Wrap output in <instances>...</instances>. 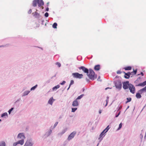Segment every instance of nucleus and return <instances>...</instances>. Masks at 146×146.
<instances>
[{
    "instance_id": "f257e3e1",
    "label": "nucleus",
    "mask_w": 146,
    "mask_h": 146,
    "mask_svg": "<svg viewBox=\"0 0 146 146\" xmlns=\"http://www.w3.org/2000/svg\"><path fill=\"white\" fill-rule=\"evenodd\" d=\"M78 69L80 70H82L84 73H86L89 78L92 80H93L97 78V74H95L91 68L88 69L84 66H81L79 67Z\"/></svg>"
},
{
    "instance_id": "f03ea898",
    "label": "nucleus",
    "mask_w": 146,
    "mask_h": 146,
    "mask_svg": "<svg viewBox=\"0 0 146 146\" xmlns=\"http://www.w3.org/2000/svg\"><path fill=\"white\" fill-rule=\"evenodd\" d=\"M37 4L39 7L44 5V3L42 0H33L32 2V6L33 7H36Z\"/></svg>"
},
{
    "instance_id": "7ed1b4c3",
    "label": "nucleus",
    "mask_w": 146,
    "mask_h": 146,
    "mask_svg": "<svg viewBox=\"0 0 146 146\" xmlns=\"http://www.w3.org/2000/svg\"><path fill=\"white\" fill-rule=\"evenodd\" d=\"M116 88L119 90H120L122 88V83L120 80L114 81L113 82Z\"/></svg>"
},
{
    "instance_id": "20e7f679",
    "label": "nucleus",
    "mask_w": 146,
    "mask_h": 146,
    "mask_svg": "<svg viewBox=\"0 0 146 146\" xmlns=\"http://www.w3.org/2000/svg\"><path fill=\"white\" fill-rule=\"evenodd\" d=\"M72 75L74 78L80 79L82 78L83 75L82 74H80L78 72H74L72 74Z\"/></svg>"
},
{
    "instance_id": "39448f33",
    "label": "nucleus",
    "mask_w": 146,
    "mask_h": 146,
    "mask_svg": "<svg viewBox=\"0 0 146 146\" xmlns=\"http://www.w3.org/2000/svg\"><path fill=\"white\" fill-rule=\"evenodd\" d=\"M123 88L125 90H126L128 89V87L130 83L129 81H126L122 82Z\"/></svg>"
},
{
    "instance_id": "423d86ee",
    "label": "nucleus",
    "mask_w": 146,
    "mask_h": 146,
    "mask_svg": "<svg viewBox=\"0 0 146 146\" xmlns=\"http://www.w3.org/2000/svg\"><path fill=\"white\" fill-rule=\"evenodd\" d=\"M33 145L32 139H30L26 141L24 146H33Z\"/></svg>"
},
{
    "instance_id": "0eeeda50",
    "label": "nucleus",
    "mask_w": 146,
    "mask_h": 146,
    "mask_svg": "<svg viewBox=\"0 0 146 146\" xmlns=\"http://www.w3.org/2000/svg\"><path fill=\"white\" fill-rule=\"evenodd\" d=\"M76 131H74L72 133H71L68 136L67 138V140L68 141H69L71 139H72L74 137L76 134Z\"/></svg>"
},
{
    "instance_id": "6e6552de",
    "label": "nucleus",
    "mask_w": 146,
    "mask_h": 146,
    "mask_svg": "<svg viewBox=\"0 0 146 146\" xmlns=\"http://www.w3.org/2000/svg\"><path fill=\"white\" fill-rule=\"evenodd\" d=\"M105 131L103 130L100 134L99 135V137L98 138V139L100 140L99 142H100L103 139V138L105 136L106 133H105Z\"/></svg>"
},
{
    "instance_id": "1a4fd4ad",
    "label": "nucleus",
    "mask_w": 146,
    "mask_h": 146,
    "mask_svg": "<svg viewBox=\"0 0 146 146\" xmlns=\"http://www.w3.org/2000/svg\"><path fill=\"white\" fill-rule=\"evenodd\" d=\"M33 14L34 17L35 18H36L37 19H39L41 17V15L38 13L36 12H35L34 13H33Z\"/></svg>"
},
{
    "instance_id": "9d476101",
    "label": "nucleus",
    "mask_w": 146,
    "mask_h": 146,
    "mask_svg": "<svg viewBox=\"0 0 146 146\" xmlns=\"http://www.w3.org/2000/svg\"><path fill=\"white\" fill-rule=\"evenodd\" d=\"M128 89H129L130 90V91H135V89L134 86L132 84L130 83L128 87Z\"/></svg>"
},
{
    "instance_id": "9b49d317",
    "label": "nucleus",
    "mask_w": 146,
    "mask_h": 146,
    "mask_svg": "<svg viewBox=\"0 0 146 146\" xmlns=\"http://www.w3.org/2000/svg\"><path fill=\"white\" fill-rule=\"evenodd\" d=\"M52 132V131L51 129H50L47 131L45 133L44 135L45 137L46 138L49 136L51 134Z\"/></svg>"
},
{
    "instance_id": "f8f14e48",
    "label": "nucleus",
    "mask_w": 146,
    "mask_h": 146,
    "mask_svg": "<svg viewBox=\"0 0 146 146\" xmlns=\"http://www.w3.org/2000/svg\"><path fill=\"white\" fill-rule=\"evenodd\" d=\"M17 138H18L24 139L25 138V136L24 135L23 133H19L18 136Z\"/></svg>"
},
{
    "instance_id": "ddd939ff",
    "label": "nucleus",
    "mask_w": 146,
    "mask_h": 146,
    "mask_svg": "<svg viewBox=\"0 0 146 146\" xmlns=\"http://www.w3.org/2000/svg\"><path fill=\"white\" fill-rule=\"evenodd\" d=\"M79 105V103L76 99L73 101L72 104V106L74 107L77 106H78Z\"/></svg>"
},
{
    "instance_id": "4468645a",
    "label": "nucleus",
    "mask_w": 146,
    "mask_h": 146,
    "mask_svg": "<svg viewBox=\"0 0 146 146\" xmlns=\"http://www.w3.org/2000/svg\"><path fill=\"white\" fill-rule=\"evenodd\" d=\"M131 74V72H128L126 73H125V74H124V77L126 79H129L130 78V76Z\"/></svg>"
},
{
    "instance_id": "2eb2a0df",
    "label": "nucleus",
    "mask_w": 146,
    "mask_h": 146,
    "mask_svg": "<svg viewBox=\"0 0 146 146\" xmlns=\"http://www.w3.org/2000/svg\"><path fill=\"white\" fill-rule=\"evenodd\" d=\"M55 100L53 99V97H52L49 99L48 103V104L52 105Z\"/></svg>"
},
{
    "instance_id": "dca6fc26",
    "label": "nucleus",
    "mask_w": 146,
    "mask_h": 146,
    "mask_svg": "<svg viewBox=\"0 0 146 146\" xmlns=\"http://www.w3.org/2000/svg\"><path fill=\"white\" fill-rule=\"evenodd\" d=\"M38 86V85L36 84L34 86L32 87L31 89H27L25 91H31L32 90H34Z\"/></svg>"
},
{
    "instance_id": "f3484780",
    "label": "nucleus",
    "mask_w": 146,
    "mask_h": 146,
    "mask_svg": "<svg viewBox=\"0 0 146 146\" xmlns=\"http://www.w3.org/2000/svg\"><path fill=\"white\" fill-rule=\"evenodd\" d=\"M143 92H138L136 94V97L138 99H140L141 98V94Z\"/></svg>"
},
{
    "instance_id": "a211bd4d",
    "label": "nucleus",
    "mask_w": 146,
    "mask_h": 146,
    "mask_svg": "<svg viewBox=\"0 0 146 146\" xmlns=\"http://www.w3.org/2000/svg\"><path fill=\"white\" fill-rule=\"evenodd\" d=\"M94 70L96 71H98L100 69V64H97L94 67Z\"/></svg>"
},
{
    "instance_id": "6ab92c4d",
    "label": "nucleus",
    "mask_w": 146,
    "mask_h": 146,
    "mask_svg": "<svg viewBox=\"0 0 146 146\" xmlns=\"http://www.w3.org/2000/svg\"><path fill=\"white\" fill-rule=\"evenodd\" d=\"M146 85V81H145L142 83H140L137 85V86H141L143 87Z\"/></svg>"
},
{
    "instance_id": "aec40b11",
    "label": "nucleus",
    "mask_w": 146,
    "mask_h": 146,
    "mask_svg": "<svg viewBox=\"0 0 146 146\" xmlns=\"http://www.w3.org/2000/svg\"><path fill=\"white\" fill-rule=\"evenodd\" d=\"M8 117V115L7 112H5L2 113L1 115V117L6 118Z\"/></svg>"
},
{
    "instance_id": "412c9836",
    "label": "nucleus",
    "mask_w": 146,
    "mask_h": 146,
    "mask_svg": "<svg viewBox=\"0 0 146 146\" xmlns=\"http://www.w3.org/2000/svg\"><path fill=\"white\" fill-rule=\"evenodd\" d=\"M67 128H65V129H63L61 132L58 133V136H61L63 134H64L67 131Z\"/></svg>"
},
{
    "instance_id": "4be33fe9",
    "label": "nucleus",
    "mask_w": 146,
    "mask_h": 146,
    "mask_svg": "<svg viewBox=\"0 0 146 146\" xmlns=\"http://www.w3.org/2000/svg\"><path fill=\"white\" fill-rule=\"evenodd\" d=\"M133 71L132 72H131V75H132L131 76V77H132L133 75H135L136 74L137 72V69H136L135 70H134V69H133Z\"/></svg>"
},
{
    "instance_id": "5701e85b",
    "label": "nucleus",
    "mask_w": 146,
    "mask_h": 146,
    "mask_svg": "<svg viewBox=\"0 0 146 146\" xmlns=\"http://www.w3.org/2000/svg\"><path fill=\"white\" fill-rule=\"evenodd\" d=\"M18 144H20L21 145H22L24 143V139H22L21 140H19L17 141Z\"/></svg>"
},
{
    "instance_id": "b1692460",
    "label": "nucleus",
    "mask_w": 146,
    "mask_h": 146,
    "mask_svg": "<svg viewBox=\"0 0 146 146\" xmlns=\"http://www.w3.org/2000/svg\"><path fill=\"white\" fill-rule=\"evenodd\" d=\"M11 46L10 44H7L5 45H2L0 46V48L1 47H7Z\"/></svg>"
},
{
    "instance_id": "393cba45",
    "label": "nucleus",
    "mask_w": 146,
    "mask_h": 146,
    "mask_svg": "<svg viewBox=\"0 0 146 146\" xmlns=\"http://www.w3.org/2000/svg\"><path fill=\"white\" fill-rule=\"evenodd\" d=\"M125 70H131L132 69V67L130 66L125 67L124 68Z\"/></svg>"
},
{
    "instance_id": "a878e982",
    "label": "nucleus",
    "mask_w": 146,
    "mask_h": 146,
    "mask_svg": "<svg viewBox=\"0 0 146 146\" xmlns=\"http://www.w3.org/2000/svg\"><path fill=\"white\" fill-rule=\"evenodd\" d=\"M14 106L16 108H18L19 106L20 103L16 101L14 102Z\"/></svg>"
},
{
    "instance_id": "bb28decb",
    "label": "nucleus",
    "mask_w": 146,
    "mask_h": 146,
    "mask_svg": "<svg viewBox=\"0 0 146 146\" xmlns=\"http://www.w3.org/2000/svg\"><path fill=\"white\" fill-rule=\"evenodd\" d=\"M60 86L59 85H57L54 87L52 88V90L53 91H56L57 89L59 88H60Z\"/></svg>"
},
{
    "instance_id": "cd10ccee",
    "label": "nucleus",
    "mask_w": 146,
    "mask_h": 146,
    "mask_svg": "<svg viewBox=\"0 0 146 146\" xmlns=\"http://www.w3.org/2000/svg\"><path fill=\"white\" fill-rule=\"evenodd\" d=\"M122 106L121 105H120V104H119L118 105V106L117 108V112H119V111H121L120 110L122 109Z\"/></svg>"
},
{
    "instance_id": "c85d7f7f",
    "label": "nucleus",
    "mask_w": 146,
    "mask_h": 146,
    "mask_svg": "<svg viewBox=\"0 0 146 146\" xmlns=\"http://www.w3.org/2000/svg\"><path fill=\"white\" fill-rule=\"evenodd\" d=\"M121 113V111H119V112H117L115 113V118L117 117Z\"/></svg>"
},
{
    "instance_id": "c756f323",
    "label": "nucleus",
    "mask_w": 146,
    "mask_h": 146,
    "mask_svg": "<svg viewBox=\"0 0 146 146\" xmlns=\"http://www.w3.org/2000/svg\"><path fill=\"white\" fill-rule=\"evenodd\" d=\"M6 143L4 141H2L0 142V146H5Z\"/></svg>"
},
{
    "instance_id": "7c9ffc66",
    "label": "nucleus",
    "mask_w": 146,
    "mask_h": 146,
    "mask_svg": "<svg viewBox=\"0 0 146 146\" xmlns=\"http://www.w3.org/2000/svg\"><path fill=\"white\" fill-rule=\"evenodd\" d=\"M57 26V24L56 23H54L52 25V27L54 29H56Z\"/></svg>"
},
{
    "instance_id": "2f4dec72",
    "label": "nucleus",
    "mask_w": 146,
    "mask_h": 146,
    "mask_svg": "<svg viewBox=\"0 0 146 146\" xmlns=\"http://www.w3.org/2000/svg\"><path fill=\"white\" fill-rule=\"evenodd\" d=\"M84 94H82L78 96L76 99L77 100H80L84 96Z\"/></svg>"
},
{
    "instance_id": "473e14b6",
    "label": "nucleus",
    "mask_w": 146,
    "mask_h": 146,
    "mask_svg": "<svg viewBox=\"0 0 146 146\" xmlns=\"http://www.w3.org/2000/svg\"><path fill=\"white\" fill-rule=\"evenodd\" d=\"M109 97L108 96H107L106 97V104L105 106V107H106L108 105V102L109 101Z\"/></svg>"
},
{
    "instance_id": "72a5a7b5",
    "label": "nucleus",
    "mask_w": 146,
    "mask_h": 146,
    "mask_svg": "<svg viewBox=\"0 0 146 146\" xmlns=\"http://www.w3.org/2000/svg\"><path fill=\"white\" fill-rule=\"evenodd\" d=\"M30 92H24L22 95V96L23 97L27 96L29 94Z\"/></svg>"
},
{
    "instance_id": "f704fd0d",
    "label": "nucleus",
    "mask_w": 146,
    "mask_h": 146,
    "mask_svg": "<svg viewBox=\"0 0 146 146\" xmlns=\"http://www.w3.org/2000/svg\"><path fill=\"white\" fill-rule=\"evenodd\" d=\"M138 91H146V86L144 88L139 90Z\"/></svg>"
},
{
    "instance_id": "c9c22d12",
    "label": "nucleus",
    "mask_w": 146,
    "mask_h": 146,
    "mask_svg": "<svg viewBox=\"0 0 146 146\" xmlns=\"http://www.w3.org/2000/svg\"><path fill=\"white\" fill-rule=\"evenodd\" d=\"M40 21L41 22V24L42 25H44V20L43 19H42V17L40 19H39L38 20V22L39 23H40Z\"/></svg>"
},
{
    "instance_id": "e433bc0d",
    "label": "nucleus",
    "mask_w": 146,
    "mask_h": 146,
    "mask_svg": "<svg viewBox=\"0 0 146 146\" xmlns=\"http://www.w3.org/2000/svg\"><path fill=\"white\" fill-rule=\"evenodd\" d=\"M109 129L110 128L109 127V125H108L106 127L104 130L105 131V133H106L108 132Z\"/></svg>"
},
{
    "instance_id": "4c0bfd02",
    "label": "nucleus",
    "mask_w": 146,
    "mask_h": 146,
    "mask_svg": "<svg viewBox=\"0 0 146 146\" xmlns=\"http://www.w3.org/2000/svg\"><path fill=\"white\" fill-rule=\"evenodd\" d=\"M14 109V108L12 107L11 108V109H10L8 111V112L9 113V114H10L11 111L13 110Z\"/></svg>"
},
{
    "instance_id": "58836bf2",
    "label": "nucleus",
    "mask_w": 146,
    "mask_h": 146,
    "mask_svg": "<svg viewBox=\"0 0 146 146\" xmlns=\"http://www.w3.org/2000/svg\"><path fill=\"white\" fill-rule=\"evenodd\" d=\"M77 110V108H72V112H74Z\"/></svg>"
},
{
    "instance_id": "ea45409f",
    "label": "nucleus",
    "mask_w": 146,
    "mask_h": 146,
    "mask_svg": "<svg viewBox=\"0 0 146 146\" xmlns=\"http://www.w3.org/2000/svg\"><path fill=\"white\" fill-rule=\"evenodd\" d=\"M122 123H121L119 125V127H118L117 130H119L122 127Z\"/></svg>"
},
{
    "instance_id": "a19ab883",
    "label": "nucleus",
    "mask_w": 146,
    "mask_h": 146,
    "mask_svg": "<svg viewBox=\"0 0 146 146\" xmlns=\"http://www.w3.org/2000/svg\"><path fill=\"white\" fill-rule=\"evenodd\" d=\"M55 64L58 65V67L59 68L61 66V64L58 62H57L55 63Z\"/></svg>"
},
{
    "instance_id": "79ce46f5",
    "label": "nucleus",
    "mask_w": 146,
    "mask_h": 146,
    "mask_svg": "<svg viewBox=\"0 0 146 146\" xmlns=\"http://www.w3.org/2000/svg\"><path fill=\"white\" fill-rule=\"evenodd\" d=\"M74 84V81L73 80H71L70 81V83L69 84V87H70V86L71 85Z\"/></svg>"
},
{
    "instance_id": "37998d69",
    "label": "nucleus",
    "mask_w": 146,
    "mask_h": 146,
    "mask_svg": "<svg viewBox=\"0 0 146 146\" xmlns=\"http://www.w3.org/2000/svg\"><path fill=\"white\" fill-rule=\"evenodd\" d=\"M126 99L129 102H130L131 100H132V98H130V97H129V98H126Z\"/></svg>"
},
{
    "instance_id": "c03bdc74",
    "label": "nucleus",
    "mask_w": 146,
    "mask_h": 146,
    "mask_svg": "<svg viewBox=\"0 0 146 146\" xmlns=\"http://www.w3.org/2000/svg\"><path fill=\"white\" fill-rule=\"evenodd\" d=\"M49 14L47 12H46L44 14V16L45 17H48Z\"/></svg>"
},
{
    "instance_id": "a18cd8bd",
    "label": "nucleus",
    "mask_w": 146,
    "mask_h": 146,
    "mask_svg": "<svg viewBox=\"0 0 146 146\" xmlns=\"http://www.w3.org/2000/svg\"><path fill=\"white\" fill-rule=\"evenodd\" d=\"M27 89H29V88L28 87H25L23 88V91H25Z\"/></svg>"
},
{
    "instance_id": "49530a36",
    "label": "nucleus",
    "mask_w": 146,
    "mask_h": 146,
    "mask_svg": "<svg viewBox=\"0 0 146 146\" xmlns=\"http://www.w3.org/2000/svg\"><path fill=\"white\" fill-rule=\"evenodd\" d=\"M66 82L65 81H63L62 82L60 83V84L61 85H63L66 83Z\"/></svg>"
},
{
    "instance_id": "de8ad7c7",
    "label": "nucleus",
    "mask_w": 146,
    "mask_h": 146,
    "mask_svg": "<svg viewBox=\"0 0 146 146\" xmlns=\"http://www.w3.org/2000/svg\"><path fill=\"white\" fill-rule=\"evenodd\" d=\"M87 88L86 87H84L82 89V91H84L85 90H87Z\"/></svg>"
},
{
    "instance_id": "09e8293b",
    "label": "nucleus",
    "mask_w": 146,
    "mask_h": 146,
    "mask_svg": "<svg viewBox=\"0 0 146 146\" xmlns=\"http://www.w3.org/2000/svg\"><path fill=\"white\" fill-rule=\"evenodd\" d=\"M58 123V122H56L54 124V126H53V127L54 128L55 127L57 126V125Z\"/></svg>"
},
{
    "instance_id": "8fccbe9b",
    "label": "nucleus",
    "mask_w": 146,
    "mask_h": 146,
    "mask_svg": "<svg viewBox=\"0 0 146 146\" xmlns=\"http://www.w3.org/2000/svg\"><path fill=\"white\" fill-rule=\"evenodd\" d=\"M100 76H99L98 77V78L97 79V80L98 81H102V80H100Z\"/></svg>"
},
{
    "instance_id": "3c124183",
    "label": "nucleus",
    "mask_w": 146,
    "mask_h": 146,
    "mask_svg": "<svg viewBox=\"0 0 146 146\" xmlns=\"http://www.w3.org/2000/svg\"><path fill=\"white\" fill-rule=\"evenodd\" d=\"M17 144H18V143H17V142H15L13 143V146H16Z\"/></svg>"
},
{
    "instance_id": "603ef678",
    "label": "nucleus",
    "mask_w": 146,
    "mask_h": 146,
    "mask_svg": "<svg viewBox=\"0 0 146 146\" xmlns=\"http://www.w3.org/2000/svg\"><path fill=\"white\" fill-rule=\"evenodd\" d=\"M86 80L87 82L88 83H89L90 82V80L88 78H86Z\"/></svg>"
},
{
    "instance_id": "864d4df0",
    "label": "nucleus",
    "mask_w": 146,
    "mask_h": 146,
    "mask_svg": "<svg viewBox=\"0 0 146 146\" xmlns=\"http://www.w3.org/2000/svg\"><path fill=\"white\" fill-rule=\"evenodd\" d=\"M122 73V72L120 70H118L117 72V73L118 74H121V73Z\"/></svg>"
},
{
    "instance_id": "5fc2aeb1",
    "label": "nucleus",
    "mask_w": 146,
    "mask_h": 146,
    "mask_svg": "<svg viewBox=\"0 0 146 146\" xmlns=\"http://www.w3.org/2000/svg\"><path fill=\"white\" fill-rule=\"evenodd\" d=\"M140 137L141 139V141H142V139L143 138V135L142 134H141L140 135Z\"/></svg>"
},
{
    "instance_id": "6e6d98bb",
    "label": "nucleus",
    "mask_w": 146,
    "mask_h": 146,
    "mask_svg": "<svg viewBox=\"0 0 146 146\" xmlns=\"http://www.w3.org/2000/svg\"><path fill=\"white\" fill-rule=\"evenodd\" d=\"M32 12V10L31 9H30L28 11V14H31Z\"/></svg>"
},
{
    "instance_id": "4d7b16f0",
    "label": "nucleus",
    "mask_w": 146,
    "mask_h": 146,
    "mask_svg": "<svg viewBox=\"0 0 146 146\" xmlns=\"http://www.w3.org/2000/svg\"><path fill=\"white\" fill-rule=\"evenodd\" d=\"M111 75L112 76H114L116 75V73L115 72H112Z\"/></svg>"
},
{
    "instance_id": "13d9d810",
    "label": "nucleus",
    "mask_w": 146,
    "mask_h": 146,
    "mask_svg": "<svg viewBox=\"0 0 146 146\" xmlns=\"http://www.w3.org/2000/svg\"><path fill=\"white\" fill-rule=\"evenodd\" d=\"M121 78V77L119 76H116L115 77V78L114 79H116V78Z\"/></svg>"
},
{
    "instance_id": "bf43d9fd",
    "label": "nucleus",
    "mask_w": 146,
    "mask_h": 146,
    "mask_svg": "<svg viewBox=\"0 0 146 146\" xmlns=\"http://www.w3.org/2000/svg\"><path fill=\"white\" fill-rule=\"evenodd\" d=\"M49 11V8L48 7H47L45 9V11Z\"/></svg>"
},
{
    "instance_id": "052dcab7",
    "label": "nucleus",
    "mask_w": 146,
    "mask_h": 146,
    "mask_svg": "<svg viewBox=\"0 0 146 146\" xmlns=\"http://www.w3.org/2000/svg\"><path fill=\"white\" fill-rule=\"evenodd\" d=\"M57 74V73H56L55 74V75H54V76H52V77H51V79H52L54 77H55L56 76V75Z\"/></svg>"
},
{
    "instance_id": "680f3d73",
    "label": "nucleus",
    "mask_w": 146,
    "mask_h": 146,
    "mask_svg": "<svg viewBox=\"0 0 146 146\" xmlns=\"http://www.w3.org/2000/svg\"><path fill=\"white\" fill-rule=\"evenodd\" d=\"M142 78V77H141V76L139 77L138 78V79H139L140 80V81H141V79Z\"/></svg>"
},
{
    "instance_id": "e2e57ef3",
    "label": "nucleus",
    "mask_w": 146,
    "mask_h": 146,
    "mask_svg": "<svg viewBox=\"0 0 146 146\" xmlns=\"http://www.w3.org/2000/svg\"><path fill=\"white\" fill-rule=\"evenodd\" d=\"M140 75H141L142 76H143L144 75V73L142 72H141L140 73Z\"/></svg>"
},
{
    "instance_id": "0e129e2a",
    "label": "nucleus",
    "mask_w": 146,
    "mask_h": 146,
    "mask_svg": "<svg viewBox=\"0 0 146 146\" xmlns=\"http://www.w3.org/2000/svg\"><path fill=\"white\" fill-rule=\"evenodd\" d=\"M79 57H81V58H82V57L81 56H78L77 57V60H80L79 59Z\"/></svg>"
},
{
    "instance_id": "69168bd1",
    "label": "nucleus",
    "mask_w": 146,
    "mask_h": 146,
    "mask_svg": "<svg viewBox=\"0 0 146 146\" xmlns=\"http://www.w3.org/2000/svg\"><path fill=\"white\" fill-rule=\"evenodd\" d=\"M21 100V98H19V99H18V100H17L16 101L17 102H19V101H20Z\"/></svg>"
},
{
    "instance_id": "338daca9",
    "label": "nucleus",
    "mask_w": 146,
    "mask_h": 146,
    "mask_svg": "<svg viewBox=\"0 0 146 146\" xmlns=\"http://www.w3.org/2000/svg\"><path fill=\"white\" fill-rule=\"evenodd\" d=\"M49 2H48L47 3H46V6L48 7V6L49 5Z\"/></svg>"
},
{
    "instance_id": "774afa93",
    "label": "nucleus",
    "mask_w": 146,
    "mask_h": 146,
    "mask_svg": "<svg viewBox=\"0 0 146 146\" xmlns=\"http://www.w3.org/2000/svg\"><path fill=\"white\" fill-rule=\"evenodd\" d=\"M139 81H140V80L139 79H138V78H137V80L135 81V82H136L137 81L139 82Z\"/></svg>"
}]
</instances>
